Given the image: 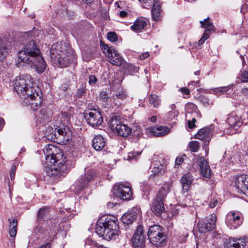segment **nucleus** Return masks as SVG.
Instances as JSON below:
<instances>
[{
  "label": "nucleus",
  "instance_id": "1",
  "mask_svg": "<svg viewBox=\"0 0 248 248\" xmlns=\"http://www.w3.org/2000/svg\"><path fill=\"white\" fill-rule=\"evenodd\" d=\"M34 81L30 75L24 74L17 77L13 81L14 90L22 99L25 105L30 106L36 111L42 103L41 96L32 87Z\"/></svg>",
  "mask_w": 248,
  "mask_h": 248
},
{
  "label": "nucleus",
  "instance_id": "2",
  "mask_svg": "<svg viewBox=\"0 0 248 248\" xmlns=\"http://www.w3.org/2000/svg\"><path fill=\"white\" fill-rule=\"evenodd\" d=\"M18 60L29 65L38 73L44 72L46 68V62L40 54L39 49L35 42L31 40L19 50Z\"/></svg>",
  "mask_w": 248,
  "mask_h": 248
},
{
  "label": "nucleus",
  "instance_id": "3",
  "mask_svg": "<svg viewBox=\"0 0 248 248\" xmlns=\"http://www.w3.org/2000/svg\"><path fill=\"white\" fill-rule=\"evenodd\" d=\"M46 155L44 164L45 171L49 176H54L66 170V166L62 159V154L52 144H48L44 150Z\"/></svg>",
  "mask_w": 248,
  "mask_h": 248
},
{
  "label": "nucleus",
  "instance_id": "4",
  "mask_svg": "<svg viewBox=\"0 0 248 248\" xmlns=\"http://www.w3.org/2000/svg\"><path fill=\"white\" fill-rule=\"evenodd\" d=\"M50 52L52 62L59 67H66L75 58L72 49L62 42L54 44Z\"/></svg>",
  "mask_w": 248,
  "mask_h": 248
},
{
  "label": "nucleus",
  "instance_id": "5",
  "mask_svg": "<svg viewBox=\"0 0 248 248\" xmlns=\"http://www.w3.org/2000/svg\"><path fill=\"white\" fill-rule=\"evenodd\" d=\"M103 221L102 218L98 220L95 228L96 233L108 241L115 239L119 229L117 220L107 217Z\"/></svg>",
  "mask_w": 248,
  "mask_h": 248
},
{
  "label": "nucleus",
  "instance_id": "6",
  "mask_svg": "<svg viewBox=\"0 0 248 248\" xmlns=\"http://www.w3.org/2000/svg\"><path fill=\"white\" fill-rule=\"evenodd\" d=\"M171 187V185L170 183L164 185L159 189L153 199L151 209L156 216H159L164 212V200L167 197L168 193L170 191Z\"/></svg>",
  "mask_w": 248,
  "mask_h": 248
},
{
  "label": "nucleus",
  "instance_id": "7",
  "mask_svg": "<svg viewBox=\"0 0 248 248\" xmlns=\"http://www.w3.org/2000/svg\"><path fill=\"white\" fill-rule=\"evenodd\" d=\"M148 236L151 243L157 247L163 246L166 239L164 229L158 225H154L148 229Z\"/></svg>",
  "mask_w": 248,
  "mask_h": 248
},
{
  "label": "nucleus",
  "instance_id": "8",
  "mask_svg": "<svg viewBox=\"0 0 248 248\" xmlns=\"http://www.w3.org/2000/svg\"><path fill=\"white\" fill-rule=\"evenodd\" d=\"M109 127L111 130L118 135L126 137L131 133V129L126 125L121 123L119 117L113 116L109 121Z\"/></svg>",
  "mask_w": 248,
  "mask_h": 248
},
{
  "label": "nucleus",
  "instance_id": "9",
  "mask_svg": "<svg viewBox=\"0 0 248 248\" xmlns=\"http://www.w3.org/2000/svg\"><path fill=\"white\" fill-rule=\"evenodd\" d=\"M84 114L88 124L93 127L100 125L103 122L100 112L96 108L93 109L90 106L89 110L86 111Z\"/></svg>",
  "mask_w": 248,
  "mask_h": 248
},
{
  "label": "nucleus",
  "instance_id": "10",
  "mask_svg": "<svg viewBox=\"0 0 248 248\" xmlns=\"http://www.w3.org/2000/svg\"><path fill=\"white\" fill-rule=\"evenodd\" d=\"M243 214L238 211H232L226 217L225 222L228 227L235 229L239 227L243 222Z\"/></svg>",
  "mask_w": 248,
  "mask_h": 248
},
{
  "label": "nucleus",
  "instance_id": "11",
  "mask_svg": "<svg viewBox=\"0 0 248 248\" xmlns=\"http://www.w3.org/2000/svg\"><path fill=\"white\" fill-rule=\"evenodd\" d=\"M102 49L104 53L107 54L108 61L112 64L120 66L122 64L123 58L114 48L104 45L102 46Z\"/></svg>",
  "mask_w": 248,
  "mask_h": 248
},
{
  "label": "nucleus",
  "instance_id": "12",
  "mask_svg": "<svg viewBox=\"0 0 248 248\" xmlns=\"http://www.w3.org/2000/svg\"><path fill=\"white\" fill-rule=\"evenodd\" d=\"M113 193L116 196L125 201H128L132 198L131 187L124 184L115 185L113 187Z\"/></svg>",
  "mask_w": 248,
  "mask_h": 248
},
{
  "label": "nucleus",
  "instance_id": "13",
  "mask_svg": "<svg viewBox=\"0 0 248 248\" xmlns=\"http://www.w3.org/2000/svg\"><path fill=\"white\" fill-rule=\"evenodd\" d=\"M217 217L215 214H212L203 221L199 222L197 227L201 233H206L213 230L216 226Z\"/></svg>",
  "mask_w": 248,
  "mask_h": 248
},
{
  "label": "nucleus",
  "instance_id": "14",
  "mask_svg": "<svg viewBox=\"0 0 248 248\" xmlns=\"http://www.w3.org/2000/svg\"><path fill=\"white\" fill-rule=\"evenodd\" d=\"M235 186L238 193L248 194V175L242 174L236 176L235 178Z\"/></svg>",
  "mask_w": 248,
  "mask_h": 248
},
{
  "label": "nucleus",
  "instance_id": "15",
  "mask_svg": "<svg viewBox=\"0 0 248 248\" xmlns=\"http://www.w3.org/2000/svg\"><path fill=\"white\" fill-rule=\"evenodd\" d=\"M55 137L59 139L63 144H66L71 139L72 133L67 126L63 125L55 129Z\"/></svg>",
  "mask_w": 248,
  "mask_h": 248
},
{
  "label": "nucleus",
  "instance_id": "16",
  "mask_svg": "<svg viewBox=\"0 0 248 248\" xmlns=\"http://www.w3.org/2000/svg\"><path fill=\"white\" fill-rule=\"evenodd\" d=\"M143 232V226H138L133 237V243L135 248H143L144 247L145 237Z\"/></svg>",
  "mask_w": 248,
  "mask_h": 248
},
{
  "label": "nucleus",
  "instance_id": "17",
  "mask_svg": "<svg viewBox=\"0 0 248 248\" xmlns=\"http://www.w3.org/2000/svg\"><path fill=\"white\" fill-rule=\"evenodd\" d=\"M195 138L203 141V147L207 146L211 139L210 129L208 127L202 128L195 135Z\"/></svg>",
  "mask_w": 248,
  "mask_h": 248
},
{
  "label": "nucleus",
  "instance_id": "18",
  "mask_svg": "<svg viewBox=\"0 0 248 248\" xmlns=\"http://www.w3.org/2000/svg\"><path fill=\"white\" fill-rule=\"evenodd\" d=\"M247 238L235 239L231 238L226 240L224 248H244Z\"/></svg>",
  "mask_w": 248,
  "mask_h": 248
},
{
  "label": "nucleus",
  "instance_id": "19",
  "mask_svg": "<svg viewBox=\"0 0 248 248\" xmlns=\"http://www.w3.org/2000/svg\"><path fill=\"white\" fill-rule=\"evenodd\" d=\"M138 212H139L137 208H133L130 212L125 213L121 217V221L126 225H129L134 222L137 217Z\"/></svg>",
  "mask_w": 248,
  "mask_h": 248
},
{
  "label": "nucleus",
  "instance_id": "20",
  "mask_svg": "<svg viewBox=\"0 0 248 248\" xmlns=\"http://www.w3.org/2000/svg\"><path fill=\"white\" fill-rule=\"evenodd\" d=\"M227 122L229 125V128L230 129H236L237 127L242 125L240 117L237 116L234 113L228 115Z\"/></svg>",
  "mask_w": 248,
  "mask_h": 248
},
{
  "label": "nucleus",
  "instance_id": "21",
  "mask_svg": "<svg viewBox=\"0 0 248 248\" xmlns=\"http://www.w3.org/2000/svg\"><path fill=\"white\" fill-rule=\"evenodd\" d=\"M93 178V172L90 171L80 178L76 182V186L78 187V190H81Z\"/></svg>",
  "mask_w": 248,
  "mask_h": 248
},
{
  "label": "nucleus",
  "instance_id": "22",
  "mask_svg": "<svg viewBox=\"0 0 248 248\" xmlns=\"http://www.w3.org/2000/svg\"><path fill=\"white\" fill-rule=\"evenodd\" d=\"M200 168L202 175L206 178H210L211 177V170L208 163L204 158H201L200 161Z\"/></svg>",
  "mask_w": 248,
  "mask_h": 248
},
{
  "label": "nucleus",
  "instance_id": "23",
  "mask_svg": "<svg viewBox=\"0 0 248 248\" xmlns=\"http://www.w3.org/2000/svg\"><path fill=\"white\" fill-rule=\"evenodd\" d=\"M180 181L182 185L183 191L186 192L193 182L192 176L190 173H186L182 176Z\"/></svg>",
  "mask_w": 248,
  "mask_h": 248
},
{
  "label": "nucleus",
  "instance_id": "24",
  "mask_svg": "<svg viewBox=\"0 0 248 248\" xmlns=\"http://www.w3.org/2000/svg\"><path fill=\"white\" fill-rule=\"evenodd\" d=\"M8 53V47L6 43L0 40V71L4 68L6 55Z\"/></svg>",
  "mask_w": 248,
  "mask_h": 248
},
{
  "label": "nucleus",
  "instance_id": "25",
  "mask_svg": "<svg viewBox=\"0 0 248 248\" xmlns=\"http://www.w3.org/2000/svg\"><path fill=\"white\" fill-rule=\"evenodd\" d=\"M105 141L101 135H97L95 136L93 140L92 146L93 148L96 151H101L105 147Z\"/></svg>",
  "mask_w": 248,
  "mask_h": 248
},
{
  "label": "nucleus",
  "instance_id": "26",
  "mask_svg": "<svg viewBox=\"0 0 248 248\" xmlns=\"http://www.w3.org/2000/svg\"><path fill=\"white\" fill-rule=\"evenodd\" d=\"M170 130L166 126H159L151 128L150 132L155 137H162L169 133Z\"/></svg>",
  "mask_w": 248,
  "mask_h": 248
},
{
  "label": "nucleus",
  "instance_id": "27",
  "mask_svg": "<svg viewBox=\"0 0 248 248\" xmlns=\"http://www.w3.org/2000/svg\"><path fill=\"white\" fill-rule=\"evenodd\" d=\"M209 17L204 19L203 20H201L200 23L201 24V27L204 28L205 31L204 32H207L209 34L212 33L215 31V27L213 23L209 21Z\"/></svg>",
  "mask_w": 248,
  "mask_h": 248
},
{
  "label": "nucleus",
  "instance_id": "28",
  "mask_svg": "<svg viewBox=\"0 0 248 248\" xmlns=\"http://www.w3.org/2000/svg\"><path fill=\"white\" fill-rule=\"evenodd\" d=\"M153 7L152 10V18L154 20H158L159 19L161 5L160 2L157 0H155L153 2Z\"/></svg>",
  "mask_w": 248,
  "mask_h": 248
},
{
  "label": "nucleus",
  "instance_id": "29",
  "mask_svg": "<svg viewBox=\"0 0 248 248\" xmlns=\"http://www.w3.org/2000/svg\"><path fill=\"white\" fill-rule=\"evenodd\" d=\"M186 111L187 113L196 114L197 117H201V114L198 110L197 106L193 103H188L185 106Z\"/></svg>",
  "mask_w": 248,
  "mask_h": 248
},
{
  "label": "nucleus",
  "instance_id": "30",
  "mask_svg": "<svg viewBox=\"0 0 248 248\" xmlns=\"http://www.w3.org/2000/svg\"><path fill=\"white\" fill-rule=\"evenodd\" d=\"M36 115L37 121L40 124L46 122L49 118L48 112L44 108H42Z\"/></svg>",
  "mask_w": 248,
  "mask_h": 248
},
{
  "label": "nucleus",
  "instance_id": "31",
  "mask_svg": "<svg viewBox=\"0 0 248 248\" xmlns=\"http://www.w3.org/2000/svg\"><path fill=\"white\" fill-rule=\"evenodd\" d=\"M17 220L14 219L10 222L9 225V234L11 237H15L17 233Z\"/></svg>",
  "mask_w": 248,
  "mask_h": 248
},
{
  "label": "nucleus",
  "instance_id": "32",
  "mask_svg": "<svg viewBox=\"0 0 248 248\" xmlns=\"http://www.w3.org/2000/svg\"><path fill=\"white\" fill-rule=\"evenodd\" d=\"M57 15L64 17L71 18L74 16V13L68 11L64 6H62L60 9L57 12Z\"/></svg>",
  "mask_w": 248,
  "mask_h": 248
},
{
  "label": "nucleus",
  "instance_id": "33",
  "mask_svg": "<svg viewBox=\"0 0 248 248\" xmlns=\"http://www.w3.org/2000/svg\"><path fill=\"white\" fill-rule=\"evenodd\" d=\"M146 25V22L145 21L137 20H136L134 25L131 26V29L134 31H139L143 29Z\"/></svg>",
  "mask_w": 248,
  "mask_h": 248
},
{
  "label": "nucleus",
  "instance_id": "34",
  "mask_svg": "<svg viewBox=\"0 0 248 248\" xmlns=\"http://www.w3.org/2000/svg\"><path fill=\"white\" fill-rule=\"evenodd\" d=\"M150 103L155 108H157L160 104V100L155 94H151L149 97Z\"/></svg>",
  "mask_w": 248,
  "mask_h": 248
},
{
  "label": "nucleus",
  "instance_id": "35",
  "mask_svg": "<svg viewBox=\"0 0 248 248\" xmlns=\"http://www.w3.org/2000/svg\"><path fill=\"white\" fill-rule=\"evenodd\" d=\"M188 146L191 152H197L199 149L200 143L197 141H191L188 144Z\"/></svg>",
  "mask_w": 248,
  "mask_h": 248
},
{
  "label": "nucleus",
  "instance_id": "36",
  "mask_svg": "<svg viewBox=\"0 0 248 248\" xmlns=\"http://www.w3.org/2000/svg\"><path fill=\"white\" fill-rule=\"evenodd\" d=\"M48 212V208L47 207H43L41 208L38 213V219L40 220L43 219L46 216Z\"/></svg>",
  "mask_w": 248,
  "mask_h": 248
},
{
  "label": "nucleus",
  "instance_id": "37",
  "mask_svg": "<svg viewBox=\"0 0 248 248\" xmlns=\"http://www.w3.org/2000/svg\"><path fill=\"white\" fill-rule=\"evenodd\" d=\"M208 199L210 200L209 206L211 208L215 207L218 203V198L215 195H212Z\"/></svg>",
  "mask_w": 248,
  "mask_h": 248
},
{
  "label": "nucleus",
  "instance_id": "38",
  "mask_svg": "<svg viewBox=\"0 0 248 248\" xmlns=\"http://www.w3.org/2000/svg\"><path fill=\"white\" fill-rule=\"evenodd\" d=\"M140 154V152H132L128 153L126 159L129 161H136L137 160V156H139Z\"/></svg>",
  "mask_w": 248,
  "mask_h": 248
},
{
  "label": "nucleus",
  "instance_id": "39",
  "mask_svg": "<svg viewBox=\"0 0 248 248\" xmlns=\"http://www.w3.org/2000/svg\"><path fill=\"white\" fill-rule=\"evenodd\" d=\"M228 90V87H221L219 88H214L213 91L216 94H217L219 93H224L226 92Z\"/></svg>",
  "mask_w": 248,
  "mask_h": 248
},
{
  "label": "nucleus",
  "instance_id": "40",
  "mask_svg": "<svg viewBox=\"0 0 248 248\" xmlns=\"http://www.w3.org/2000/svg\"><path fill=\"white\" fill-rule=\"evenodd\" d=\"M46 232L43 226L41 225H37L36 227L33 229V232L35 234H43Z\"/></svg>",
  "mask_w": 248,
  "mask_h": 248
},
{
  "label": "nucleus",
  "instance_id": "41",
  "mask_svg": "<svg viewBox=\"0 0 248 248\" xmlns=\"http://www.w3.org/2000/svg\"><path fill=\"white\" fill-rule=\"evenodd\" d=\"M241 78L242 82H248V69L244 70L242 71H241Z\"/></svg>",
  "mask_w": 248,
  "mask_h": 248
},
{
  "label": "nucleus",
  "instance_id": "42",
  "mask_svg": "<svg viewBox=\"0 0 248 248\" xmlns=\"http://www.w3.org/2000/svg\"><path fill=\"white\" fill-rule=\"evenodd\" d=\"M108 39L111 42L116 41L118 38L116 33L114 32H109L107 35Z\"/></svg>",
  "mask_w": 248,
  "mask_h": 248
},
{
  "label": "nucleus",
  "instance_id": "43",
  "mask_svg": "<svg viewBox=\"0 0 248 248\" xmlns=\"http://www.w3.org/2000/svg\"><path fill=\"white\" fill-rule=\"evenodd\" d=\"M210 34L207 32H204L202 38L198 41L199 45H202L204 42L209 37Z\"/></svg>",
  "mask_w": 248,
  "mask_h": 248
},
{
  "label": "nucleus",
  "instance_id": "44",
  "mask_svg": "<svg viewBox=\"0 0 248 248\" xmlns=\"http://www.w3.org/2000/svg\"><path fill=\"white\" fill-rule=\"evenodd\" d=\"M85 92L86 89L84 87H80L78 90L76 95L78 98L81 97L85 93Z\"/></svg>",
  "mask_w": 248,
  "mask_h": 248
},
{
  "label": "nucleus",
  "instance_id": "45",
  "mask_svg": "<svg viewBox=\"0 0 248 248\" xmlns=\"http://www.w3.org/2000/svg\"><path fill=\"white\" fill-rule=\"evenodd\" d=\"M108 93L106 92L105 91H102L100 93V98L101 99L103 102H106L108 101Z\"/></svg>",
  "mask_w": 248,
  "mask_h": 248
},
{
  "label": "nucleus",
  "instance_id": "46",
  "mask_svg": "<svg viewBox=\"0 0 248 248\" xmlns=\"http://www.w3.org/2000/svg\"><path fill=\"white\" fill-rule=\"evenodd\" d=\"M16 170V166L15 165H13L12 166L10 174V179L12 181H13L14 179L15 176V172Z\"/></svg>",
  "mask_w": 248,
  "mask_h": 248
},
{
  "label": "nucleus",
  "instance_id": "47",
  "mask_svg": "<svg viewBox=\"0 0 248 248\" xmlns=\"http://www.w3.org/2000/svg\"><path fill=\"white\" fill-rule=\"evenodd\" d=\"M139 0L140 2L145 4V5L144 6V7L147 8L146 6H149V7L151 6L155 0Z\"/></svg>",
  "mask_w": 248,
  "mask_h": 248
},
{
  "label": "nucleus",
  "instance_id": "48",
  "mask_svg": "<svg viewBox=\"0 0 248 248\" xmlns=\"http://www.w3.org/2000/svg\"><path fill=\"white\" fill-rule=\"evenodd\" d=\"M162 168L161 167H154L152 170V174H151V176L152 175H155L158 174L161 171Z\"/></svg>",
  "mask_w": 248,
  "mask_h": 248
},
{
  "label": "nucleus",
  "instance_id": "49",
  "mask_svg": "<svg viewBox=\"0 0 248 248\" xmlns=\"http://www.w3.org/2000/svg\"><path fill=\"white\" fill-rule=\"evenodd\" d=\"M97 78L95 76L92 75L89 77V83L91 85L95 84L97 82Z\"/></svg>",
  "mask_w": 248,
  "mask_h": 248
},
{
  "label": "nucleus",
  "instance_id": "50",
  "mask_svg": "<svg viewBox=\"0 0 248 248\" xmlns=\"http://www.w3.org/2000/svg\"><path fill=\"white\" fill-rule=\"evenodd\" d=\"M116 95L118 98L121 99H125L126 97V94L123 92L117 93H116Z\"/></svg>",
  "mask_w": 248,
  "mask_h": 248
},
{
  "label": "nucleus",
  "instance_id": "51",
  "mask_svg": "<svg viewBox=\"0 0 248 248\" xmlns=\"http://www.w3.org/2000/svg\"><path fill=\"white\" fill-rule=\"evenodd\" d=\"M179 91L185 95H188L190 93L189 89L186 88H180Z\"/></svg>",
  "mask_w": 248,
  "mask_h": 248
},
{
  "label": "nucleus",
  "instance_id": "52",
  "mask_svg": "<svg viewBox=\"0 0 248 248\" xmlns=\"http://www.w3.org/2000/svg\"><path fill=\"white\" fill-rule=\"evenodd\" d=\"M184 161V159L181 157H177L175 160V163L176 165H179L181 164Z\"/></svg>",
  "mask_w": 248,
  "mask_h": 248
},
{
  "label": "nucleus",
  "instance_id": "53",
  "mask_svg": "<svg viewBox=\"0 0 248 248\" xmlns=\"http://www.w3.org/2000/svg\"><path fill=\"white\" fill-rule=\"evenodd\" d=\"M149 56L148 52H146L143 53L140 56V59L143 60L146 58H147Z\"/></svg>",
  "mask_w": 248,
  "mask_h": 248
},
{
  "label": "nucleus",
  "instance_id": "54",
  "mask_svg": "<svg viewBox=\"0 0 248 248\" xmlns=\"http://www.w3.org/2000/svg\"><path fill=\"white\" fill-rule=\"evenodd\" d=\"M5 124V122L3 119L0 118V131L2 130L3 126Z\"/></svg>",
  "mask_w": 248,
  "mask_h": 248
},
{
  "label": "nucleus",
  "instance_id": "55",
  "mask_svg": "<svg viewBox=\"0 0 248 248\" xmlns=\"http://www.w3.org/2000/svg\"><path fill=\"white\" fill-rule=\"evenodd\" d=\"M188 126L189 128H193L195 127V124L194 123H192L190 120H189L187 122Z\"/></svg>",
  "mask_w": 248,
  "mask_h": 248
},
{
  "label": "nucleus",
  "instance_id": "56",
  "mask_svg": "<svg viewBox=\"0 0 248 248\" xmlns=\"http://www.w3.org/2000/svg\"><path fill=\"white\" fill-rule=\"evenodd\" d=\"M127 15V13L126 12L124 11H122L120 12V16L122 17H124Z\"/></svg>",
  "mask_w": 248,
  "mask_h": 248
},
{
  "label": "nucleus",
  "instance_id": "57",
  "mask_svg": "<svg viewBox=\"0 0 248 248\" xmlns=\"http://www.w3.org/2000/svg\"><path fill=\"white\" fill-rule=\"evenodd\" d=\"M242 93L245 95L248 96V88H245L243 89Z\"/></svg>",
  "mask_w": 248,
  "mask_h": 248
},
{
  "label": "nucleus",
  "instance_id": "58",
  "mask_svg": "<svg viewBox=\"0 0 248 248\" xmlns=\"http://www.w3.org/2000/svg\"><path fill=\"white\" fill-rule=\"evenodd\" d=\"M193 117L192 118V120L191 121L192 123L195 124L196 122V118H200L199 117H197V115L196 114H193Z\"/></svg>",
  "mask_w": 248,
  "mask_h": 248
},
{
  "label": "nucleus",
  "instance_id": "59",
  "mask_svg": "<svg viewBox=\"0 0 248 248\" xmlns=\"http://www.w3.org/2000/svg\"><path fill=\"white\" fill-rule=\"evenodd\" d=\"M50 245L49 243H46L45 245L42 246L40 248H50Z\"/></svg>",
  "mask_w": 248,
  "mask_h": 248
},
{
  "label": "nucleus",
  "instance_id": "60",
  "mask_svg": "<svg viewBox=\"0 0 248 248\" xmlns=\"http://www.w3.org/2000/svg\"><path fill=\"white\" fill-rule=\"evenodd\" d=\"M150 121L152 122H155L156 121V116H152L150 118Z\"/></svg>",
  "mask_w": 248,
  "mask_h": 248
},
{
  "label": "nucleus",
  "instance_id": "61",
  "mask_svg": "<svg viewBox=\"0 0 248 248\" xmlns=\"http://www.w3.org/2000/svg\"><path fill=\"white\" fill-rule=\"evenodd\" d=\"M89 106H90V108H92L93 109L96 108H95V106H93V103H92V104H90V103L88 104V107H87V108H88V109H89Z\"/></svg>",
  "mask_w": 248,
  "mask_h": 248
},
{
  "label": "nucleus",
  "instance_id": "62",
  "mask_svg": "<svg viewBox=\"0 0 248 248\" xmlns=\"http://www.w3.org/2000/svg\"><path fill=\"white\" fill-rule=\"evenodd\" d=\"M170 109L174 110L176 108V106L175 104H171L170 105Z\"/></svg>",
  "mask_w": 248,
  "mask_h": 248
},
{
  "label": "nucleus",
  "instance_id": "63",
  "mask_svg": "<svg viewBox=\"0 0 248 248\" xmlns=\"http://www.w3.org/2000/svg\"><path fill=\"white\" fill-rule=\"evenodd\" d=\"M192 203H193L192 202H189V203H185L184 206H186V207L190 206H191V205H192Z\"/></svg>",
  "mask_w": 248,
  "mask_h": 248
},
{
  "label": "nucleus",
  "instance_id": "64",
  "mask_svg": "<svg viewBox=\"0 0 248 248\" xmlns=\"http://www.w3.org/2000/svg\"><path fill=\"white\" fill-rule=\"evenodd\" d=\"M93 0H82L83 2H85L86 3H90L92 2Z\"/></svg>",
  "mask_w": 248,
  "mask_h": 248
}]
</instances>
